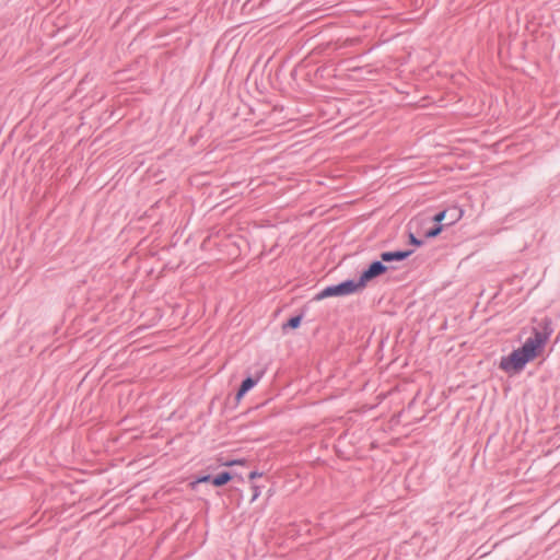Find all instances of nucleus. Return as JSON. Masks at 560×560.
Instances as JSON below:
<instances>
[{
  "mask_svg": "<svg viewBox=\"0 0 560 560\" xmlns=\"http://www.w3.org/2000/svg\"><path fill=\"white\" fill-rule=\"evenodd\" d=\"M409 242H410V244H412L417 247H419L423 244V241L416 237L412 233L409 234Z\"/></svg>",
  "mask_w": 560,
  "mask_h": 560,
  "instance_id": "obj_15",
  "label": "nucleus"
},
{
  "mask_svg": "<svg viewBox=\"0 0 560 560\" xmlns=\"http://www.w3.org/2000/svg\"><path fill=\"white\" fill-rule=\"evenodd\" d=\"M446 221V212H445V209L442 210V211H439L434 217H433V221L435 222V224H442V221Z\"/></svg>",
  "mask_w": 560,
  "mask_h": 560,
  "instance_id": "obj_13",
  "label": "nucleus"
},
{
  "mask_svg": "<svg viewBox=\"0 0 560 560\" xmlns=\"http://www.w3.org/2000/svg\"><path fill=\"white\" fill-rule=\"evenodd\" d=\"M443 224H434L432 228L424 231L425 238H434L443 231Z\"/></svg>",
  "mask_w": 560,
  "mask_h": 560,
  "instance_id": "obj_11",
  "label": "nucleus"
},
{
  "mask_svg": "<svg viewBox=\"0 0 560 560\" xmlns=\"http://www.w3.org/2000/svg\"><path fill=\"white\" fill-rule=\"evenodd\" d=\"M212 478L213 476L212 475H202V476H199L196 478L195 481H192L190 483L191 488L195 489L196 485L197 483H207V482H211L212 483Z\"/></svg>",
  "mask_w": 560,
  "mask_h": 560,
  "instance_id": "obj_12",
  "label": "nucleus"
},
{
  "mask_svg": "<svg viewBox=\"0 0 560 560\" xmlns=\"http://www.w3.org/2000/svg\"><path fill=\"white\" fill-rule=\"evenodd\" d=\"M446 212V223L445 225H453L457 221H459L464 214V211L458 206H451L445 209Z\"/></svg>",
  "mask_w": 560,
  "mask_h": 560,
  "instance_id": "obj_6",
  "label": "nucleus"
},
{
  "mask_svg": "<svg viewBox=\"0 0 560 560\" xmlns=\"http://www.w3.org/2000/svg\"><path fill=\"white\" fill-rule=\"evenodd\" d=\"M233 477L234 476L231 471H228V470L221 471L220 474L213 476L212 485L214 487H222V486L226 485L228 482H230L233 479Z\"/></svg>",
  "mask_w": 560,
  "mask_h": 560,
  "instance_id": "obj_9",
  "label": "nucleus"
},
{
  "mask_svg": "<svg viewBox=\"0 0 560 560\" xmlns=\"http://www.w3.org/2000/svg\"><path fill=\"white\" fill-rule=\"evenodd\" d=\"M388 267L381 260L372 261L368 268H365L359 279L357 280L360 289L365 288L366 283L374 278L384 275L387 271Z\"/></svg>",
  "mask_w": 560,
  "mask_h": 560,
  "instance_id": "obj_3",
  "label": "nucleus"
},
{
  "mask_svg": "<svg viewBox=\"0 0 560 560\" xmlns=\"http://www.w3.org/2000/svg\"><path fill=\"white\" fill-rule=\"evenodd\" d=\"M262 374V372H259L256 374V376L249 375L245 377L240 385L241 393L244 390L247 394L250 389H253L260 381Z\"/></svg>",
  "mask_w": 560,
  "mask_h": 560,
  "instance_id": "obj_8",
  "label": "nucleus"
},
{
  "mask_svg": "<svg viewBox=\"0 0 560 560\" xmlns=\"http://www.w3.org/2000/svg\"><path fill=\"white\" fill-rule=\"evenodd\" d=\"M261 476H262V472H260L258 470H253V471L249 472L248 478L250 480H254L255 478L261 477Z\"/></svg>",
  "mask_w": 560,
  "mask_h": 560,
  "instance_id": "obj_18",
  "label": "nucleus"
},
{
  "mask_svg": "<svg viewBox=\"0 0 560 560\" xmlns=\"http://www.w3.org/2000/svg\"><path fill=\"white\" fill-rule=\"evenodd\" d=\"M547 341L546 335L542 336L541 332L533 327V335L523 345L537 358Z\"/></svg>",
  "mask_w": 560,
  "mask_h": 560,
  "instance_id": "obj_4",
  "label": "nucleus"
},
{
  "mask_svg": "<svg viewBox=\"0 0 560 560\" xmlns=\"http://www.w3.org/2000/svg\"><path fill=\"white\" fill-rule=\"evenodd\" d=\"M536 330L541 332L542 336L546 335V339L548 340L553 332L552 319L549 317H544L537 326H535Z\"/></svg>",
  "mask_w": 560,
  "mask_h": 560,
  "instance_id": "obj_7",
  "label": "nucleus"
},
{
  "mask_svg": "<svg viewBox=\"0 0 560 560\" xmlns=\"http://www.w3.org/2000/svg\"><path fill=\"white\" fill-rule=\"evenodd\" d=\"M412 253V249L383 252L381 254V259L384 262L402 261L407 259Z\"/></svg>",
  "mask_w": 560,
  "mask_h": 560,
  "instance_id": "obj_5",
  "label": "nucleus"
},
{
  "mask_svg": "<svg viewBox=\"0 0 560 560\" xmlns=\"http://www.w3.org/2000/svg\"><path fill=\"white\" fill-rule=\"evenodd\" d=\"M358 290H360V287L357 280L347 279L337 284L327 285L322 289L314 295L313 301H322L332 296H347L355 293Z\"/></svg>",
  "mask_w": 560,
  "mask_h": 560,
  "instance_id": "obj_2",
  "label": "nucleus"
},
{
  "mask_svg": "<svg viewBox=\"0 0 560 560\" xmlns=\"http://www.w3.org/2000/svg\"><path fill=\"white\" fill-rule=\"evenodd\" d=\"M536 357L524 346L514 349L509 355H503L499 362V369L508 375L513 376L520 374L527 363Z\"/></svg>",
  "mask_w": 560,
  "mask_h": 560,
  "instance_id": "obj_1",
  "label": "nucleus"
},
{
  "mask_svg": "<svg viewBox=\"0 0 560 560\" xmlns=\"http://www.w3.org/2000/svg\"><path fill=\"white\" fill-rule=\"evenodd\" d=\"M245 463V459H233L224 463L225 466H234V465H243Z\"/></svg>",
  "mask_w": 560,
  "mask_h": 560,
  "instance_id": "obj_16",
  "label": "nucleus"
},
{
  "mask_svg": "<svg viewBox=\"0 0 560 560\" xmlns=\"http://www.w3.org/2000/svg\"><path fill=\"white\" fill-rule=\"evenodd\" d=\"M303 319V314H298L292 317H290L285 323L282 324V330L285 331L287 329H296L301 326Z\"/></svg>",
  "mask_w": 560,
  "mask_h": 560,
  "instance_id": "obj_10",
  "label": "nucleus"
},
{
  "mask_svg": "<svg viewBox=\"0 0 560 560\" xmlns=\"http://www.w3.org/2000/svg\"><path fill=\"white\" fill-rule=\"evenodd\" d=\"M252 490H253V495H252L250 502H254V501H256L258 499V497L260 495L261 491H260V487H258L256 485L252 486Z\"/></svg>",
  "mask_w": 560,
  "mask_h": 560,
  "instance_id": "obj_14",
  "label": "nucleus"
},
{
  "mask_svg": "<svg viewBox=\"0 0 560 560\" xmlns=\"http://www.w3.org/2000/svg\"><path fill=\"white\" fill-rule=\"evenodd\" d=\"M245 395H246V393L244 390L241 393V388L238 387V389L235 394L236 402H240Z\"/></svg>",
  "mask_w": 560,
  "mask_h": 560,
  "instance_id": "obj_17",
  "label": "nucleus"
}]
</instances>
